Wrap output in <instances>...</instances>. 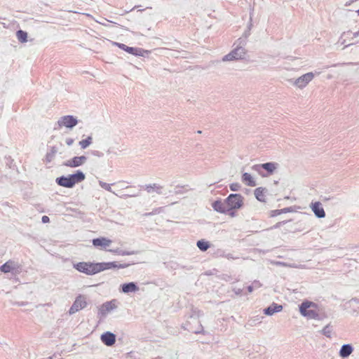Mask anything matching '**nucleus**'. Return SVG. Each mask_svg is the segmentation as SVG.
I'll use <instances>...</instances> for the list:
<instances>
[{
  "instance_id": "603ef678",
  "label": "nucleus",
  "mask_w": 359,
  "mask_h": 359,
  "mask_svg": "<svg viewBox=\"0 0 359 359\" xmlns=\"http://www.w3.org/2000/svg\"><path fill=\"white\" fill-rule=\"evenodd\" d=\"M251 27H252V24L250 23V24L248 26V30L250 31V29H251Z\"/></svg>"
},
{
  "instance_id": "a18cd8bd",
  "label": "nucleus",
  "mask_w": 359,
  "mask_h": 359,
  "mask_svg": "<svg viewBox=\"0 0 359 359\" xmlns=\"http://www.w3.org/2000/svg\"><path fill=\"white\" fill-rule=\"evenodd\" d=\"M250 35V31H249V30H246L243 34V36L245 37V39H247Z\"/></svg>"
},
{
  "instance_id": "e433bc0d",
  "label": "nucleus",
  "mask_w": 359,
  "mask_h": 359,
  "mask_svg": "<svg viewBox=\"0 0 359 359\" xmlns=\"http://www.w3.org/2000/svg\"><path fill=\"white\" fill-rule=\"evenodd\" d=\"M200 327H201V329L198 330H189V331H190V332H191L193 333H195V334H200V333L204 334V330H203V327H202L201 325H200Z\"/></svg>"
},
{
  "instance_id": "20e7f679",
  "label": "nucleus",
  "mask_w": 359,
  "mask_h": 359,
  "mask_svg": "<svg viewBox=\"0 0 359 359\" xmlns=\"http://www.w3.org/2000/svg\"><path fill=\"white\" fill-rule=\"evenodd\" d=\"M278 164L275 162H268L262 164H256L252 169L257 172L262 177H267L272 175L278 168Z\"/></svg>"
},
{
  "instance_id": "5fc2aeb1",
  "label": "nucleus",
  "mask_w": 359,
  "mask_h": 359,
  "mask_svg": "<svg viewBox=\"0 0 359 359\" xmlns=\"http://www.w3.org/2000/svg\"><path fill=\"white\" fill-rule=\"evenodd\" d=\"M240 293H241V290H237L236 294H240Z\"/></svg>"
},
{
  "instance_id": "c756f323",
  "label": "nucleus",
  "mask_w": 359,
  "mask_h": 359,
  "mask_svg": "<svg viewBox=\"0 0 359 359\" xmlns=\"http://www.w3.org/2000/svg\"><path fill=\"white\" fill-rule=\"evenodd\" d=\"M332 332V327L330 324H327L322 330V333L323 335L328 338H331Z\"/></svg>"
},
{
  "instance_id": "a211bd4d",
  "label": "nucleus",
  "mask_w": 359,
  "mask_h": 359,
  "mask_svg": "<svg viewBox=\"0 0 359 359\" xmlns=\"http://www.w3.org/2000/svg\"><path fill=\"white\" fill-rule=\"evenodd\" d=\"M212 207L214 210L219 213H226L228 210L225 201L222 202L221 200H217L212 203Z\"/></svg>"
},
{
  "instance_id": "f704fd0d",
  "label": "nucleus",
  "mask_w": 359,
  "mask_h": 359,
  "mask_svg": "<svg viewBox=\"0 0 359 359\" xmlns=\"http://www.w3.org/2000/svg\"><path fill=\"white\" fill-rule=\"evenodd\" d=\"M115 45L117 46L121 50H125L126 52L128 46H126V44L116 42Z\"/></svg>"
},
{
  "instance_id": "bb28decb",
  "label": "nucleus",
  "mask_w": 359,
  "mask_h": 359,
  "mask_svg": "<svg viewBox=\"0 0 359 359\" xmlns=\"http://www.w3.org/2000/svg\"><path fill=\"white\" fill-rule=\"evenodd\" d=\"M196 246L202 252H205L210 246V243L205 240H199L196 243Z\"/></svg>"
},
{
  "instance_id": "c85d7f7f",
  "label": "nucleus",
  "mask_w": 359,
  "mask_h": 359,
  "mask_svg": "<svg viewBox=\"0 0 359 359\" xmlns=\"http://www.w3.org/2000/svg\"><path fill=\"white\" fill-rule=\"evenodd\" d=\"M16 36L18 41L21 43H25L27 41V33L23 30H18L16 32Z\"/></svg>"
},
{
  "instance_id": "9d476101",
  "label": "nucleus",
  "mask_w": 359,
  "mask_h": 359,
  "mask_svg": "<svg viewBox=\"0 0 359 359\" xmlns=\"http://www.w3.org/2000/svg\"><path fill=\"white\" fill-rule=\"evenodd\" d=\"M60 126H65L68 128H73L77 123L78 120L73 116L67 115L62 116L57 121Z\"/></svg>"
},
{
  "instance_id": "473e14b6",
  "label": "nucleus",
  "mask_w": 359,
  "mask_h": 359,
  "mask_svg": "<svg viewBox=\"0 0 359 359\" xmlns=\"http://www.w3.org/2000/svg\"><path fill=\"white\" fill-rule=\"evenodd\" d=\"M90 153L92 156H96L98 158H102L104 156V153L100 151H98V150H91L90 151Z\"/></svg>"
},
{
  "instance_id": "7ed1b4c3",
  "label": "nucleus",
  "mask_w": 359,
  "mask_h": 359,
  "mask_svg": "<svg viewBox=\"0 0 359 359\" xmlns=\"http://www.w3.org/2000/svg\"><path fill=\"white\" fill-rule=\"evenodd\" d=\"M317 304L309 301H304L299 305L300 313L309 319H317L318 313L316 311Z\"/></svg>"
},
{
  "instance_id": "6ab92c4d",
  "label": "nucleus",
  "mask_w": 359,
  "mask_h": 359,
  "mask_svg": "<svg viewBox=\"0 0 359 359\" xmlns=\"http://www.w3.org/2000/svg\"><path fill=\"white\" fill-rule=\"evenodd\" d=\"M353 351V348L351 344H346L341 346L339 354L341 358L348 357Z\"/></svg>"
},
{
  "instance_id": "4d7b16f0",
  "label": "nucleus",
  "mask_w": 359,
  "mask_h": 359,
  "mask_svg": "<svg viewBox=\"0 0 359 359\" xmlns=\"http://www.w3.org/2000/svg\"><path fill=\"white\" fill-rule=\"evenodd\" d=\"M195 320H196L197 323H199V320H197V318H195Z\"/></svg>"
},
{
  "instance_id": "49530a36",
  "label": "nucleus",
  "mask_w": 359,
  "mask_h": 359,
  "mask_svg": "<svg viewBox=\"0 0 359 359\" xmlns=\"http://www.w3.org/2000/svg\"><path fill=\"white\" fill-rule=\"evenodd\" d=\"M346 34V32H344L339 41L341 43V44H345L346 41H345V39H342V36H344Z\"/></svg>"
},
{
  "instance_id": "423d86ee",
  "label": "nucleus",
  "mask_w": 359,
  "mask_h": 359,
  "mask_svg": "<svg viewBox=\"0 0 359 359\" xmlns=\"http://www.w3.org/2000/svg\"><path fill=\"white\" fill-rule=\"evenodd\" d=\"M244 197L238 194H231L225 199L228 210H238L243 207Z\"/></svg>"
},
{
  "instance_id": "aec40b11",
  "label": "nucleus",
  "mask_w": 359,
  "mask_h": 359,
  "mask_svg": "<svg viewBox=\"0 0 359 359\" xmlns=\"http://www.w3.org/2000/svg\"><path fill=\"white\" fill-rule=\"evenodd\" d=\"M126 52L131 55H135V56H142V57H144L145 55V54H148V53H149L148 50H145L142 48H134V47H130V46H128Z\"/></svg>"
},
{
  "instance_id": "39448f33",
  "label": "nucleus",
  "mask_w": 359,
  "mask_h": 359,
  "mask_svg": "<svg viewBox=\"0 0 359 359\" xmlns=\"http://www.w3.org/2000/svg\"><path fill=\"white\" fill-rule=\"evenodd\" d=\"M97 263L81 262L73 264V267L78 271L88 276L98 273Z\"/></svg>"
},
{
  "instance_id": "2eb2a0df",
  "label": "nucleus",
  "mask_w": 359,
  "mask_h": 359,
  "mask_svg": "<svg viewBox=\"0 0 359 359\" xmlns=\"http://www.w3.org/2000/svg\"><path fill=\"white\" fill-rule=\"evenodd\" d=\"M102 342L107 346L114 345L116 342V335L111 332H106L100 337Z\"/></svg>"
},
{
  "instance_id": "72a5a7b5",
  "label": "nucleus",
  "mask_w": 359,
  "mask_h": 359,
  "mask_svg": "<svg viewBox=\"0 0 359 359\" xmlns=\"http://www.w3.org/2000/svg\"><path fill=\"white\" fill-rule=\"evenodd\" d=\"M229 188L233 191H237L241 189V184L239 183H232L229 185Z\"/></svg>"
},
{
  "instance_id": "1a4fd4ad",
  "label": "nucleus",
  "mask_w": 359,
  "mask_h": 359,
  "mask_svg": "<svg viewBox=\"0 0 359 359\" xmlns=\"http://www.w3.org/2000/svg\"><path fill=\"white\" fill-rule=\"evenodd\" d=\"M117 308V300L112 299L102 304L98 309V315L104 317L109 312Z\"/></svg>"
},
{
  "instance_id": "2f4dec72",
  "label": "nucleus",
  "mask_w": 359,
  "mask_h": 359,
  "mask_svg": "<svg viewBox=\"0 0 359 359\" xmlns=\"http://www.w3.org/2000/svg\"><path fill=\"white\" fill-rule=\"evenodd\" d=\"M184 193V187L182 186H176L174 189V191H169V194L171 195H179L183 194Z\"/></svg>"
},
{
  "instance_id": "c03bdc74",
  "label": "nucleus",
  "mask_w": 359,
  "mask_h": 359,
  "mask_svg": "<svg viewBox=\"0 0 359 359\" xmlns=\"http://www.w3.org/2000/svg\"><path fill=\"white\" fill-rule=\"evenodd\" d=\"M233 210H227L226 213L231 217H233L236 216V212Z\"/></svg>"
},
{
  "instance_id": "6e6552de",
  "label": "nucleus",
  "mask_w": 359,
  "mask_h": 359,
  "mask_svg": "<svg viewBox=\"0 0 359 359\" xmlns=\"http://www.w3.org/2000/svg\"><path fill=\"white\" fill-rule=\"evenodd\" d=\"M97 264L98 273L111 269H125L130 265V264H118L116 262H98Z\"/></svg>"
},
{
  "instance_id": "4be33fe9",
  "label": "nucleus",
  "mask_w": 359,
  "mask_h": 359,
  "mask_svg": "<svg viewBox=\"0 0 359 359\" xmlns=\"http://www.w3.org/2000/svg\"><path fill=\"white\" fill-rule=\"evenodd\" d=\"M15 269V263L13 261L9 260L4 263L2 266L0 267L1 271L4 273H8V272H13V270Z\"/></svg>"
},
{
  "instance_id": "e2e57ef3",
  "label": "nucleus",
  "mask_w": 359,
  "mask_h": 359,
  "mask_svg": "<svg viewBox=\"0 0 359 359\" xmlns=\"http://www.w3.org/2000/svg\"><path fill=\"white\" fill-rule=\"evenodd\" d=\"M356 12H357V13H358V15H359V9H358Z\"/></svg>"
},
{
  "instance_id": "0eeeda50",
  "label": "nucleus",
  "mask_w": 359,
  "mask_h": 359,
  "mask_svg": "<svg viewBox=\"0 0 359 359\" xmlns=\"http://www.w3.org/2000/svg\"><path fill=\"white\" fill-rule=\"evenodd\" d=\"M87 304L86 298L83 295L79 294L76 297V299L71 306L69 310V313L70 315L74 314L86 307Z\"/></svg>"
},
{
  "instance_id": "a19ab883",
  "label": "nucleus",
  "mask_w": 359,
  "mask_h": 359,
  "mask_svg": "<svg viewBox=\"0 0 359 359\" xmlns=\"http://www.w3.org/2000/svg\"><path fill=\"white\" fill-rule=\"evenodd\" d=\"M224 257L228 259H235L236 257H233L232 254L228 253L224 255Z\"/></svg>"
},
{
  "instance_id": "9b49d317",
  "label": "nucleus",
  "mask_w": 359,
  "mask_h": 359,
  "mask_svg": "<svg viewBox=\"0 0 359 359\" xmlns=\"http://www.w3.org/2000/svg\"><path fill=\"white\" fill-rule=\"evenodd\" d=\"M87 161L86 156H74L64 163V165L70 168H76L83 165Z\"/></svg>"
},
{
  "instance_id": "412c9836",
  "label": "nucleus",
  "mask_w": 359,
  "mask_h": 359,
  "mask_svg": "<svg viewBox=\"0 0 359 359\" xmlns=\"http://www.w3.org/2000/svg\"><path fill=\"white\" fill-rule=\"evenodd\" d=\"M241 180L247 186L255 187L257 185L254 178L248 172L243 173Z\"/></svg>"
},
{
  "instance_id": "7c9ffc66",
  "label": "nucleus",
  "mask_w": 359,
  "mask_h": 359,
  "mask_svg": "<svg viewBox=\"0 0 359 359\" xmlns=\"http://www.w3.org/2000/svg\"><path fill=\"white\" fill-rule=\"evenodd\" d=\"M113 184H107V183H106V182H103V181H101V180H100V181H99V185H100L102 189H105V190H107V191H109V192H111L112 194H115V195H116V196H117V194H116L114 191H112V189H111V185H113Z\"/></svg>"
},
{
  "instance_id": "79ce46f5",
  "label": "nucleus",
  "mask_w": 359,
  "mask_h": 359,
  "mask_svg": "<svg viewBox=\"0 0 359 359\" xmlns=\"http://www.w3.org/2000/svg\"><path fill=\"white\" fill-rule=\"evenodd\" d=\"M41 221L43 223H48L50 221V219L48 216L43 215L41 218Z\"/></svg>"
},
{
  "instance_id": "dca6fc26",
  "label": "nucleus",
  "mask_w": 359,
  "mask_h": 359,
  "mask_svg": "<svg viewBox=\"0 0 359 359\" xmlns=\"http://www.w3.org/2000/svg\"><path fill=\"white\" fill-rule=\"evenodd\" d=\"M121 292L126 294H128L130 292H135L139 290V287L137 285V283L135 282L123 283L121 285Z\"/></svg>"
},
{
  "instance_id": "4468645a",
  "label": "nucleus",
  "mask_w": 359,
  "mask_h": 359,
  "mask_svg": "<svg viewBox=\"0 0 359 359\" xmlns=\"http://www.w3.org/2000/svg\"><path fill=\"white\" fill-rule=\"evenodd\" d=\"M112 243V241L105 238V237H99L93 239L92 243L96 248H101L102 249H106L107 247H109Z\"/></svg>"
},
{
  "instance_id": "09e8293b",
  "label": "nucleus",
  "mask_w": 359,
  "mask_h": 359,
  "mask_svg": "<svg viewBox=\"0 0 359 359\" xmlns=\"http://www.w3.org/2000/svg\"><path fill=\"white\" fill-rule=\"evenodd\" d=\"M107 153L108 154H111V153H114V154H116V155H117V154H117V152L114 151L112 150V149H111V148H109V149H107Z\"/></svg>"
},
{
  "instance_id": "052dcab7",
  "label": "nucleus",
  "mask_w": 359,
  "mask_h": 359,
  "mask_svg": "<svg viewBox=\"0 0 359 359\" xmlns=\"http://www.w3.org/2000/svg\"><path fill=\"white\" fill-rule=\"evenodd\" d=\"M351 45H352V43H351ZM348 46H350V44L346 45L345 47H348Z\"/></svg>"
},
{
  "instance_id": "6e6d98bb",
  "label": "nucleus",
  "mask_w": 359,
  "mask_h": 359,
  "mask_svg": "<svg viewBox=\"0 0 359 359\" xmlns=\"http://www.w3.org/2000/svg\"><path fill=\"white\" fill-rule=\"evenodd\" d=\"M197 133H199V134H200V133H201V130H198V131H197Z\"/></svg>"
},
{
  "instance_id": "f8f14e48",
  "label": "nucleus",
  "mask_w": 359,
  "mask_h": 359,
  "mask_svg": "<svg viewBox=\"0 0 359 359\" xmlns=\"http://www.w3.org/2000/svg\"><path fill=\"white\" fill-rule=\"evenodd\" d=\"M313 79V74L312 72L306 73L298 79H297L294 84L299 88H304L312 79Z\"/></svg>"
},
{
  "instance_id": "4c0bfd02",
  "label": "nucleus",
  "mask_w": 359,
  "mask_h": 359,
  "mask_svg": "<svg viewBox=\"0 0 359 359\" xmlns=\"http://www.w3.org/2000/svg\"><path fill=\"white\" fill-rule=\"evenodd\" d=\"M280 214H282V212L280 211V210H275L271 212L272 217H275V216L279 215Z\"/></svg>"
},
{
  "instance_id": "f03ea898",
  "label": "nucleus",
  "mask_w": 359,
  "mask_h": 359,
  "mask_svg": "<svg viewBox=\"0 0 359 359\" xmlns=\"http://www.w3.org/2000/svg\"><path fill=\"white\" fill-rule=\"evenodd\" d=\"M237 46L232 50L229 54L224 56L222 58L223 61H233L243 59L246 51L245 49L242 46L245 45V41L242 38H240L236 41Z\"/></svg>"
},
{
  "instance_id": "f3484780",
  "label": "nucleus",
  "mask_w": 359,
  "mask_h": 359,
  "mask_svg": "<svg viewBox=\"0 0 359 359\" xmlns=\"http://www.w3.org/2000/svg\"><path fill=\"white\" fill-rule=\"evenodd\" d=\"M283 310V306L276 303H272L269 306L264 309V313L266 316H272L275 313L280 312Z\"/></svg>"
},
{
  "instance_id": "13d9d810",
  "label": "nucleus",
  "mask_w": 359,
  "mask_h": 359,
  "mask_svg": "<svg viewBox=\"0 0 359 359\" xmlns=\"http://www.w3.org/2000/svg\"><path fill=\"white\" fill-rule=\"evenodd\" d=\"M195 320H196L197 323H199V320H197V318H195Z\"/></svg>"
},
{
  "instance_id": "393cba45",
  "label": "nucleus",
  "mask_w": 359,
  "mask_h": 359,
  "mask_svg": "<svg viewBox=\"0 0 359 359\" xmlns=\"http://www.w3.org/2000/svg\"><path fill=\"white\" fill-rule=\"evenodd\" d=\"M58 149L56 147H50V150L47 152L46 155V161L48 163L51 162L55 156V154L57 153Z\"/></svg>"
},
{
  "instance_id": "5701e85b",
  "label": "nucleus",
  "mask_w": 359,
  "mask_h": 359,
  "mask_svg": "<svg viewBox=\"0 0 359 359\" xmlns=\"http://www.w3.org/2000/svg\"><path fill=\"white\" fill-rule=\"evenodd\" d=\"M144 188L148 193L155 191L158 194H163V187L158 184L145 185Z\"/></svg>"
},
{
  "instance_id": "3c124183",
  "label": "nucleus",
  "mask_w": 359,
  "mask_h": 359,
  "mask_svg": "<svg viewBox=\"0 0 359 359\" xmlns=\"http://www.w3.org/2000/svg\"><path fill=\"white\" fill-rule=\"evenodd\" d=\"M359 36V31L353 33V37H357Z\"/></svg>"
},
{
  "instance_id": "bf43d9fd",
  "label": "nucleus",
  "mask_w": 359,
  "mask_h": 359,
  "mask_svg": "<svg viewBox=\"0 0 359 359\" xmlns=\"http://www.w3.org/2000/svg\"><path fill=\"white\" fill-rule=\"evenodd\" d=\"M195 320H196L197 323H199V320H197V318H195Z\"/></svg>"
},
{
  "instance_id": "864d4df0",
  "label": "nucleus",
  "mask_w": 359,
  "mask_h": 359,
  "mask_svg": "<svg viewBox=\"0 0 359 359\" xmlns=\"http://www.w3.org/2000/svg\"><path fill=\"white\" fill-rule=\"evenodd\" d=\"M358 63H353V62H349V63H347V65H357Z\"/></svg>"
},
{
  "instance_id": "37998d69",
  "label": "nucleus",
  "mask_w": 359,
  "mask_h": 359,
  "mask_svg": "<svg viewBox=\"0 0 359 359\" xmlns=\"http://www.w3.org/2000/svg\"><path fill=\"white\" fill-rule=\"evenodd\" d=\"M138 196H139L138 193L137 194L133 193V194H125V195H123V197H137Z\"/></svg>"
},
{
  "instance_id": "680f3d73",
  "label": "nucleus",
  "mask_w": 359,
  "mask_h": 359,
  "mask_svg": "<svg viewBox=\"0 0 359 359\" xmlns=\"http://www.w3.org/2000/svg\"><path fill=\"white\" fill-rule=\"evenodd\" d=\"M351 300H353V301H356V299L352 298V299H351Z\"/></svg>"
},
{
  "instance_id": "c9c22d12",
  "label": "nucleus",
  "mask_w": 359,
  "mask_h": 359,
  "mask_svg": "<svg viewBox=\"0 0 359 359\" xmlns=\"http://www.w3.org/2000/svg\"><path fill=\"white\" fill-rule=\"evenodd\" d=\"M280 211H281L282 213H287V212H292L293 210H292V207H288V208H285L280 209Z\"/></svg>"
},
{
  "instance_id": "58836bf2",
  "label": "nucleus",
  "mask_w": 359,
  "mask_h": 359,
  "mask_svg": "<svg viewBox=\"0 0 359 359\" xmlns=\"http://www.w3.org/2000/svg\"><path fill=\"white\" fill-rule=\"evenodd\" d=\"M65 142H66V144H67L68 146H71V145H72V144H73V143H74V139L69 137V138H67V139H66Z\"/></svg>"
},
{
  "instance_id": "de8ad7c7",
  "label": "nucleus",
  "mask_w": 359,
  "mask_h": 359,
  "mask_svg": "<svg viewBox=\"0 0 359 359\" xmlns=\"http://www.w3.org/2000/svg\"><path fill=\"white\" fill-rule=\"evenodd\" d=\"M47 359H60L57 355L54 354L52 356H49Z\"/></svg>"
},
{
  "instance_id": "f257e3e1",
  "label": "nucleus",
  "mask_w": 359,
  "mask_h": 359,
  "mask_svg": "<svg viewBox=\"0 0 359 359\" xmlns=\"http://www.w3.org/2000/svg\"><path fill=\"white\" fill-rule=\"evenodd\" d=\"M85 178L86 175L82 171L76 170L74 174L57 177L55 182L59 186L66 188H72L76 184L83 182Z\"/></svg>"
},
{
  "instance_id": "cd10ccee",
  "label": "nucleus",
  "mask_w": 359,
  "mask_h": 359,
  "mask_svg": "<svg viewBox=\"0 0 359 359\" xmlns=\"http://www.w3.org/2000/svg\"><path fill=\"white\" fill-rule=\"evenodd\" d=\"M93 142L92 136H88L85 140H82L79 142V146L81 149H85L88 147Z\"/></svg>"
},
{
  "instance_id": "ea45409f",
  "label": "nucleus",
  "mask_w": 359,
  "mask_h": 359,
  "mask_svg": "<svg viewBox=\"0 0 359 359\" xmlns=\"http://www.w3.org/2000/svg\"><path fill=\"white\" fill-rule=\"evenodd\" d=\"M252 285L254 286V288H259V287H260L262 286V284L259 281L255 280L252 283Z\"/></svg>"
},
{
  "instance_id": "ddd939ff",
  "label": "nucleus",
  "mask_w": 359,
  "mask_h": 359,
  "mask_svg": "<svg viewBox=\"0 0 359 359\" xmlns=\"http://www.w3.org/2000/svg\"><path fill=\"white\" fill-rule=\"evenodd\" d=\"M310 208L316 217L324 218L325 217V212L320 202H312L310 205Z\"/></svg>"
},
{
  "instance_id": "b1692460",
  "label": "nucleus",
  "mask_w": 359,
  "mask_h": 359,
  "mask_svg": "<svg viewBox=\"0 0 359 359\" xmlns=\"http://www.w3.org/2000/svg\"><path fill=\"white\" fill-rule=\"evenodd\" d=\"M108 251L111 252V253L116 254V255H122V256H124V255H132L137 254V252H135V251H126V250H121L120 248L109 249V250H108Z\"/></svg>"
},
{
  "instance_id": "8fccbe9b",
  "label": "nucleus",
  "mask_w": 359,
  "mask_h": 359,
  "mask_svg": "<svg viewBox=\"0 0 359 359\" xmlns=\"http://www.w3.org/2000/svg\"><path fill=\"white\" fill-rule=\"evenodd\" d=\"M253 290H254V286L253 285H249L248 287V291L249 292H252L253 291Z\"/></svg>"
},
{
  "instance_id": "a878e982",
  "label": "nucleus",
  "mask_w": 359,
  "mask_h": 359,
  "mask_svg": "<svg viewBox=\"0 0 359 359\" xmlns=\"http://www.w3.org/2000/svg\"><path fill=\"white\" fill-rule=\"evenodd\" d=\"M264 191L265 189L262 187H258L255 190V198L259 201L264 202L265 201Z\"/></svg>"
}]
</instances>
